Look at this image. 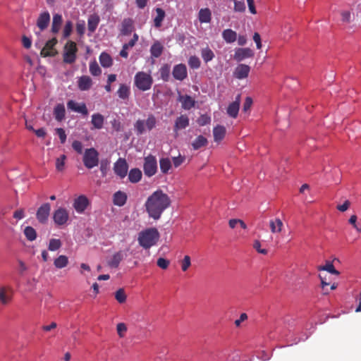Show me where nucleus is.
<instances>
[{
  "label": "nucleus",
  "mask_w": 361,
  "mask_h": 361,
  "mask_svg": "<svg viewBox=\"0 0 361 361\" xmlns=\"http://www.w3.org/2000/svg\"><path fill=\"white\" fill-rule=\"evenodd\" d=\"M171 203L169 196L161 190H157L147 197L145 207L149 216L158 220L163 212L170 207Z\"/></svg>",
  "instance_id": "nucleus-1"
},
{
  "label": "nucleus",
  "mask_w": 361,
  "mask_h": 361,
  "mask_svg": "<svg viewBox=\"0 0 361 361\" xmlns=\"http://www.w3.org/2000/svg\"><path fill=\"white\" fill-rule=\"evenodd\" d=\"M159 238V233L156 228H149L138 233L137 241L142 248L147 250L155 245Z\"/></svg>",
  "instance_id": "nucleus-2"
},
{
  "label": "nucleus",
  "mask_w": 361,
  "mask_h": 361,
  "mask_svg": "<svg viewBox=\"0 0 361 361\" xmlns=\"http://www.w3.org/2000/svg\"><path fill=\"white\" fill-rule=\"evenodd\" d=\"M153 83L152 77L143 71L137 72L134 78L135 85L141 91L149 90Z\"/></svg>",
  "instance_id": "nucleus-3"
},
{
  "label": "nucleus",
  "mask_w": 361,
  "mask_h": 361,
  "mask_svg": "<svg viewBox=\"0 0 361 361\" xmlns=\"http://www.w3.org/2000/svg\"><path fill=\"white\" fill-rule=\"evenodd\" d=\"M77 44L75 42L68 40L63 47V61L65 63L72 64L75 62L78 53Z\"/></svg>",
  "instance_id": "nucleus-4"
},
{
  "label": "nucleus",
  "mask_w": 361,
  "mask_h": 361,
  "mask_svg": "<svg viewBox=\"0 0 361 361\" xmlns=\"http://www.w3.org/2000/svg\"><path fill=\"white\" fill-rule=\"evenodd\" d=\"M82 161L85 166L91 169L99 164V153L93 147L86 149L83 157Z\"/></svg>",
  "instance_id": "nucleus-5"
},
{
  "label": "nucleus",
  "mask_w": 361,
  "mask_h": 361,
  "mask_svg": "<svg viewBox=\"0 0 361 361\" xmlns=\"http://www.w3.org/2000/svg\"><path fill=\"white\" fill-rule=\"evenodd\" d=\"M143 170L145 176L152 177L157 171V162L154 156L149 154L145 157Z\"/></svg>",
  "instance_id": "nucleus-6"
},
{
  "label": "nucleus",
  "mask_w": 361,
  "mask_h": 361,
  "mask_svg": "<svg viewBox=\"0 0 361 361\" xmlns=\"http://www.w3.org/2000/svg\"><path fill=\"white\" fill-rule=\"evenodd\" d=\"M13 296V288L10 286H0V304L2 305H8L11 302Z\"/></svg>",
  "instance_id": "nucleus-7"
},
{
  "label": "nucleus",
  "mask_w": 361,
  "mask_h": 361,
  "mask_svg": "<svg viewBox=\"0 0 361 361\" xmlns=\"http://www.w3.org/2000/svg\"><path fill=\"white\" fill-rule=\"evenodd\" d=\"M128 169V166L125 159L119 158L114 164V173L121 178H123L126 176Z\"/></svg>",
  "instance_id": "nucleus-8"
},
{
  "label": "nucleus",
  "mask_w": 361,
  "mask_h": 361,
  "mask_svg": "<svg viewBox=\"0 0 361 361\" xmlns=\"http://www.w3.org/2000/svg\"><path fill=\"white\" fill-rule=\"evenodd\" d=\"M190 125V119L186 114H181L177 117L174 122L173 132L176 136L178 135V131L185 129Z\"/></svg>",
  "instance_id": "nucleus-9"
},
{
  "label": "nucleus",
  "mask_w": 361,
  "mask_h": 361,
  "mask_svg": "<svg viewBox=\"0 0 361 361\" xmlns=\"http://www.w3.org/2000/svg\"><path fill=\"white\" fill-rule=\"evenodd\" d=\"M58 40L56 37H53L52 39L48 40L45 46L41 50L40 54L43 57L47 56H54L56 54V51L54 50V47L57 44Z\"/></svg>",
  "instance_id": "nucleus-10"
},
{
  "label": "nucleus",
  "mask_w": 361,
  "mask_h": 361,
  "mask_svg": "<svg viewBox=\"0 0 361 361\" xmlns=\"http://www.w3.org/2000/svg\"><path fill=\"white\" fill-rule=\"evenodd\" d=\"M67 108L72 111L80 113L84 116L88 114L86 104L83 102L79 104L74 100H69L67 102Z\"/></svg>",
  "instance_id": "nucleus-11"
},
{
  "label": "nucleus",
  "mask_w": 361,
  "mask_h": 361,
  "mask_svg": "<svg viewBox=\"0 0 361 361\" xmlns=\"http://www.w3.org/2000/svg\"><path fill=\"white\" fill-rule=\"evenodd\" d=\"M50 210H51V207L49 203L43 204L37 209V212L36 214L37 220L42 224L46 223L48 219V217L49 216Z\"/></svg>",
  "instance_id": "nucleus-12"
},
{
  "label": "nucleus",
  "mask_w": 361,
  "mask_h": 361,
  "mask_svg": "<svg viewBox=\"0 0 361 361\" xmlns=\"http://www.w3.org/2000/svg\"><path fill=\"white\" fill-rule=\"evenodd\" d=\"M53 219L56 224L62 226L67 222L68 213L65 209L59 208L54 212Z\"/></svg>",
  "instance_id": "nucleus-13"
},
{
  "label": "nucleus",
  "mask_w": 361,
  "mask_h": 361,
  "mask_svg": "<svg viewBox=\"0 0 361 361\" xmlns=\"http://www.w3.org/2000/svg\"><path fill=\"white\" fill-rule=\"evenodd\" d=\"M89 204L87 197L83 195L77 197L73 202V207L78 213H82Z\"/></svg>",
  "instance_id": "nucleus-14"
},
{
  "label": "nucleus",
  "mask_w": 361,
  "mask_h": 361,
  "mask_svg": "<svg viewBox=\"0 0 361 361\" xmlns=\"http://www.w3.org/2000/svg\"><path fill=\"white\" fill-rule=\"evenodd\" d=\"M254 53L250 48H238L235 51L233 59L237 61H241L247 58L252 57Z\"/></svg>",
  "instance_id": "nucleus-15"
},
{
  "label": "nucleus",
  "mask_w": 361,
  "mask_h": 361,
  "mask_svg": "<svg viewBox=\"0 0 361 361\" xmlns=\"http://www.w3.org/2000/svg\"><path fill=\"white\" fill-rule=\"evenodd\" d=\"M173 76L176 80H183L185 78H187L188 73H187V68L185 65L183 63H180L178 65H176L173 67V72H172Z\"/></svg>",
  "instance_id": "nucleus-16"
},
{
  "label": "nucleus",
  "mask_w": 361,
  "mask_h": 361,
  "mask_svg": "<svg viewBox=\"0 0 361 361\" xmlns=\"http://www.w3.org/2000/svg\"><path fill=\"white\" fill-rule=\"evenodd\" d=\"M127 257L126 251L119 250L115 252L111 259L108 261V265L111 268H117L121 262Z\"/></svg>",
  "instance_id": "nucleus-17"
},
{
  "label": "nucleus",
  "mask_w": 361,
  "mask_h": 361,
  "mask_svg": "<svg viewBox=\"0 0 361 361\" xmlns=\"http://www.w3.org/2000/svg\"><path fill=\"white\" fill-rule=\"evenodd\" d=\"M240 104V94H238L235 97V100L231 103L227 108V114L232 118H236Z\"/></svg>",
  "instance_id": "nucleus-18"
},
{
  "label": "nucleus",
  "mask_w": 361,
  "mask_h": 361,
  "mask_svg": "<svg viewBox=\"0 0 361 361\" xmlns=\"http://www.w3.org/2000/svg\"><path fill=\"white\" fill-rule=\"evenodd\" d=\"M49 22L50 15L48 11H44L39 14L37 20V26L40 31H43L48 27Z\"/></svg>",
  "instance_id": "nucleus-19"
},
{
  "label": "nucleus",
  "mask_w": 361,
  "mask_h": 361,
  "mask_svg": "<svg viewBox=\"0 0 361 361\" xmlns=\"http://www.w3.org/2000/svg\"><path fill=\"white\" fill-rule=\"evenodd\" d=\"M250 71V68L248 65L240 64L238 65L233 73L234 76L238 79L246 78Z\"/></svg>",
  "instance_id": "nucleus-20"
},
{
  "label": "nucleus",
  "mask_w": 361,
  "mask_h": 361,
  "mask_svg": "<svg viewBox=\"0 0 361 361\" xmlns=\"http://www.w3.org/2000/svg\"><path fill=\"white\" fill-rule=\"evenodd\" d=\"M92 80L90 76L82 75L78 80V87L81 91H86L91 88Z\"/></svg>",
  "instance_id": "nucleus-21"
},
{
  "label": "nucleus",
  "mask_w": 361,
  "mask_h": 361,
  "mask_svg": "<svg viewBox=\"0 0 361 361\" xmlns=\"http://www.w3.org/2000/svg\"><path fill=\"white\" fill-rule=\"evenodd\" d=\"M178 101L182 104V108L185 110H190L192 107H194L195 104V101L192 97L185 94V95H179Z\"/></svg>",
  "instance_id": "nucleus-22"
},
{
  "label": "nucleus",
  "mask_w": 361,
  "mask_h": 361,
  "mask_svg": "<svg viewBox=\"0 0 361 361\" xmlns=\"http://www.w3.org/2000/svg\"><path fill=\"white\" fill-rule=\"evenodd\" d=\"M128 196L126 192L121 190L116 192L113 195V202L118 207L123 206L127 201Z\"/></svg>",
  "instance_id": "nucleus-23"
},
{
  "label": "nucleus",
  "mask_w": 361,
  "mask_h": 361,
  "mask_svg": "<svg viewBox=\"0 0 361 361\" xmlns=\"http://www.w3.org/2000/svg\"><path fill=\"white\" fill-rule=\"evenodd\" d=\"M63 22V18L61 14L56 13L53 16L51 32L56 34L59 32Z\"/></svg>",
  "instance_id": "nucleus-24"
},
{
  "label": "nucleus",
  "mask_w": 361,
  "mask_h": 361,
  "mask_svg": "<svg viewBox=\"0 0 361 361\" xmlns=\"http://www.w3.org/2000/svg\"><path fill=\"white\" fill-rule=\"evenodd\" d=\"M226 130L223 126L218 125L213 129L214 140L216 142L221 141L226 135Z\"/></svg>",
  "instance_id": "nucleus-25"
},
{
  "label": "nucleus",
  "mask_w": 361,
  "mask_h": 361,
  "mask_svg": "<svg viewBox=\"0 0 361 361\" xmlns=\"http://www.w3.org/2000/svg\"><path fill=\"white\" fill-rule=\"evenodd\" d=\"M198 19L201 23H210L212 20V12L209 8H201L198 13Z\"/></svg>",
  "instance_id": "nucleus-26"
},
{
  "label": "nucleus",
  "mask_w": 361,
  "mask_h": 361,
  "mask_svg": "<svg viewBox=\"0 0 361 361\" xmlns=\"http://www.w3.org/2000/svg\"><path fill=\"white\" fill-rule=\"evenodd\" d=\"M269 227L272 233H279L282 231L283 224L279 218H276L270 220Z\"/></svg>",
  "instance_id": "nucleus-27"
},
{
  "label": "nucleus",
  "mask_w": 361,
  "mask_h": 361,
  "mask_svg": "<svg viewBox=\"0 0 361 361\" xmlns=\"http://www.w3.org/2000/svg\"><path fill=\"white\" fill-rule=\"evenodd\" d=\"M54 116L56 121H61L66 116V109L63 104H58L54 109Z\"/></svg>",
  "instance_id": "nucleus-28"
},
{
  "label": "nucleus",
  "mask_w": 361,
  "mask_h": 361,
  "mask_svg": "<svg viewBox=\"0 0 361 361\" xmlns=\"http://www.w3.org/2000/svg\"><path fill=\"white\" fill-rule=\"evenodd\" d=\"M133 29V20L130 18H125L121 24V34L123 35H130Z\"/></svg>",
  "instance_id": "nucleus-29"
},
{
  "label": "nucleus",
  "mask_w": 361,
  "mask_h": 361,
  "mask_svg": "<svg viewBox=\"0 0 361 361\" xmlns=\"http://www.w3.org/2000/svg\"><path fill=\"white\" fill-rule=\"evenodd\" d=\"M104 118L101 114L97 113V114H94L92 116L91 123L92 124V126H94V128H96V129L102 128L103 126H104Z\"/></svg>",
  "instance_id": "nucleus-30"
},
{
  "label": "nucleus",
  "mask_w": 361,
  "mask_h": 361,
  "mask_svg": "<svg viewBox=\"0 0 361 361\" xmlns=\"http://www.w3.org/2000/svg\"><path fill=\"white\" fill-rule=\"evenodd\" d=\"M99 23V17L97 15L93 14V15L90 16V17L88 18V20H87L88 30L90 32H94L96 30Z\"/></svg>",
  "instance_id": "nucleus-31"
},
{
  "label": "nucleus",
  "mask_w": 361,
  "mask_h": 361,
  "mask_svg": "<svg viewBox=\"0 0 361 361\" xmlns=\"http://www.w3.org/2000/svg\"><path fill=\"white\" fill-rule=\"evenodd\" d=\"M222 37L227 43H233L237 39V33L231 29H226L222 32Z\"/></svg>",
  "instance_id": "nucleus-32"
},
{
  "label": "nucleus",
  "mask_w": 361,
  "mask_h": 361,
  "mask_svg": "<svg viewBox=\"0 0 361 361\" xmlns=\"http://www.w3.org/2000/svg\"><path fill=\"white\" fill-rule=\"evenodd\" d=\"M142 176V171L139 169H132L128 173V180L130 183H136L141 180Z\"/></svg>",
  "instance_id": "nucleus-33"
},
{
  "label": "nucleus",
  "mask_w": 361,
  "mask_h": 361,
  "mask_svg": "<svg viewBox=\"0 0 361 361\" xmlns=\"http://www.w3.org/2000/svg\"><path fill=\"white\" fill-rule=\"evenodd\" d=\"M130 94V87L126 84H121L117 91L118 97L121 99L126 100L129 98Z\"/></svg>",
  "instance_id": "nucleus-34"
},
{
  "label": "nucleus",
  "mask_w": 361,
  "mask_h": 361,
  "mask_svg": "<svg viewBox=\"0 0 361 361\" xmlns=\"http://www.w3.org/2000/svg\"><path fill=\"white\" fill-rule=\"evenodd\" d=\"M164 50V47L159 41H156L150 48V53L152 56L154 58L159 57Z\"/></svg>",
  "instance_id": "nucleus-35"
},
{
  "label": "nucleus",
  "mask_w": 361,
  "mask_h": 361,
  "mask_svg": "<svg viewBox=\"0 0 361 361\" xmlns=\"http://www.w3.org/2000/svg\"><path fill=\"white\" fill-rule=\"evenodd\" d=\"M155 11L157 13V16L154 18V25L157 28H159L161 26L162 22L166 16V13L161 8H157Z\"/></svg>",
  "instance_id": "nucleus-36"
},
{
  "label": "nucleus",
  "mask_w": 361,
  "mask_h": 361,
  "mask_svg": "<svg viewBox=\"0 0 361 361\" xmlns=\"http://www.w3.org/2000/svg\"><path fill=\"white\" fill-rule=\"evenodd\" d=\"M208 142L206 137L202 135L197 136L192 142V146L193 149L197 150L207 145Z\"/></svg>",
  "instance_id": "nucleus-37"
},
{
  "label": "nucleus",
  "mask_w": 361,
  "mask_h": 361,
  "mask_svg": "<svg viewBox=\"0 0 361 361\" xmlns=\"http://www.w3.org/2000/svg\"><path fill=\"white\" fill-rule=\"evenodd\" d=\"M99 62L103 67L109 68L112 65V59L109 54L102 52L99 56Z\"/></svg>",
  "instance_id": "nucleus-38"
},
{
  "label": "nucleus",
  "mask_w": 361,
  "mask_h": 361,
  "mask_svg": "<svg viewBox=\"0 0 361 361\" xmlns=\"http://www.w3.org/2000/svg\"><path fill=\"white\" fill-rule=\"evenodd\" d=\"M68 264V258L66 255H59L54 262V266L57 269H63Z\"/></svg>",
  "instance_id": "nucleus-39"
},
{
  "label": "nucleus",
  "mask_w": 361,
  "mask_h": 361,
  "mask_svg": "<svg viewBox=\"0 0 361 361\" xmlns=\"http://www.w3.org/2000/svg\"><path fill=\"white\" fill-rule=\"evenodd\" d=\"M170 72H171L170 66L167 63L164 64L159 70L161 78L165 82L169 81V78H170Z\"/></svg>",
  "instance_id": "nucleus-40"
},
{
  "label": "nucleus",
  "mask_w": 361,
  "mask_h": 361,
  "mask_svg": "<svg viewBox=\"0 0 361 361\" xmlns=\"http://www.w3.org/2000/svg\"><path fill=\"white\" fill-rule=\"evenodd\" d=\"M201 56L205 63L212 61L214 58L213 51L208 47L202 49Z\"/></svg>",
  "instance_id": "nucleus-41"
},
{
  "label": "nucleus",
  "mask_w": 361,
  "mask_h": 361,
  "mask_svg": "<svg viewBox=\"0 0 361 361\" xmlns=\"http://www.w3.org/2000/svg\"><path fill=\"white\" fill-rule=\"evenodd\" d=\"M24 235L29 241H33L37 238V232L32 226H26L24 229Z\"/></svg>",
  "instance_id": "nucleus-42"
},
{
  "label": "nucleus",
  "mask_w": 361,
  "mask_h": 361,
  "mask_svg": "<svg viewBox=\"0 0 361 361\" xmlns=\"http://www.w3.org/2000/svg\"><path fill=\"white\" fill-rule=\"evenodd\" d=\"M160 169L163 173H166L171 167V163L169 158H162L159 161Z\"/></svg>",
  "instance_id": "nucleus-43"
},
{
  "label": "nucleus",
  "mask_w": 361,
  "mask_h": 361,
  "mask_svg": "<svg viewBox=\"0 0 361 361\" xmlns=\"http://www.w3.org/2000/svg\"><path fill=\"white\" fill-rule=\"evenodd\" d=\"M318 270L319 271H326L332 274H335V275H339V271H337L334 264L330 262H328L324 266H320L318 267Z\"/></svg>",
  "instance_id": "nucleus-44"
},
{
  "label": "nucleus",
  "mask_w": 361,
  "mask_h": 361,
  "mask_svg": "<svg viewBox=\"0 0 361 361\" xmlns=\"http://www.w3.org/2000/svg\"><path fill=\"white\" fill-rule=\"evenodd\" d=\"M90 72L94 76H98L101 74L102 71L96 61L90 63Z\"/></svg>",
  "instance_id": "nucleus-45"
},
{
  "label": "nucleus",
  "mask_w": 361,
  "mask_h": 361,
  "mask_svg": "<svg viewBox=\"0 0 361 361\" xmlns=\"http://www.w3.org/2000/svg\"><path fill=\"white\" fill-rule=\"evenodd\" d=\"M61 247V242L59 239L51 238L49 240L48 249L50 251H56Z\"/></svg>",
  "instance_id": "nucleus-46"
},
{
  "label": "nucleus",
  "mask_w": 361,
  "mask_h": 361,
  "mask_svg": "<svg viewBox=\"0 0 361 361\" xmlns=\"http://www.w3.org/2000/svg\"><path fill=\"white\" fill-rule=\"evenodd\" d=\"M146 128L148 130H152L155 126L157 123V120L155 116L153 114H150L148 116L146 121H145Z\"/></svg>",
  "instance_id": "nucleus-47"
},
{
  "label": "nucleus",
  "mask_w": 361,
  "mask_h": 361,
  "mask_svg": "<svg viewBox=\"0 0 361 361\" xmlns=\"http://www.w3.org/2000/svg\"><path fill=\"white\" fill-rule=\"evenodd\" d=\"M134 127L137 135L143 134L144 132L145 131L146 127L145 121L140 119L137 120L135 122Z\"/></svg>",
  "instance_id": "nucleus-48"
},
{
  "label": "nucleus",
  "mask_w": 361,
  "mask_h": 361,
  "mask_svg": "<svg viewBox=\"0 0 361 361\" xmlns=\"http://www.w3.org/2000/svg\"><path fill=\"white\" fill-rule=\"evenodd\" d=\"M181 270L183 271H186L191 266V258L189 255H185L183 259L180 261Z\"/></svg>",
  "instance_id": "nucleus-49"
},
{
  "label": "nucleus",
  "mask_w": 361,
  "mask_h": 361,
  "mask_svg": "<svg viewBox=\"0 0 361 361\" xmlns=\"http://www.w3.org/2000/svg\"><path fill=\"white\" fill-rule=\"evenodd\" d=\"M73 23L71 20H68L66 22V24L63 30V37L64 39L68 38L71 35L73 31Z\"/></svg>",
  "instance_id": "nucleus-50"
},
{
  "label": "nucleus",
  "mask_w": 361,
  "mask_h": 361,
  "mask_svg": "<svg viewBox=\"0 0 361 361\" xmlns=\"http://www.w3.org/2000/svg\"><path fill=\"white\" fill-rule=\"evenodd\" d=\"M66 159V156L65 154L61 155L56 160V169L59 171H62L64 169L65 161Z\"/></svg>",
  "instance_id": "nucleus-51"
},
{
  "label": "nucleus",
  "mask_w": 361,
  "mask_h": 361,
  "mask_svg": "<svg viewBox=\"0 0 361 361\" xmlns=\"http://www.w3.org/2000/svg\"><path fill=\"white\" fill-rule=\"evenodd\" d=\"M115 298L119 303H123L126 300V295L123 288H119L115 293Z\"/></svg>",
  "instance_id": "nucleus-52"
},
{
  "label": "nucleus",
  "mask_w": 361,
  "mask_h": 361,
  "mask_svg": "<svg viewBox=\"0 0 361 361\" xmlns=\"http://www.w3.org/2000/svg\"><path fill=\"white\" fill-rule=\"evenodd\" d=\"M188 64L190 68L197 69L200 68L201 63L198 57L192 56L190 57Z\"/></svg>",
  "instance_id": "nucleus-53"
},
{
  "label": "nucleus",
  "mask_w": 361,
  "mask_h": 361,
  "mask_svg": "<svg viewBox=\"0 0 361 361\" xmlns=\"http://www.w3.org/2000/svg\"><path fill=\"white\" fill-rule=\"evenodd\" d=\"M234 11L235 12H243L245 10V5L243 0L242 1H234Z\"/></svg>",
  "instance_id": "nucleus-54"
},
{
  "label": "nucleus",
  "mask_w": 361,
  "mask_h": 361,
  "mask_svg": "<svg viewBox=\"0 0 361 361\" xmlns=\"http://www.w3.org/2000/svg\"><path fill=\"white\" fill-rule=\"evenodd\" d=\"M117 333L120 338H123L127 331V326L124 323H119L116 326Z\"/></svg>",
  "instance_id": "nucleus-55"
},
{
  "label": "nucleus",
  "mask_w": 361,
  "mask_h": 361,
  "mask_svg": "<svg viewBox=\"0 0 361 361\" xmlns=\"http://www.w3.org/2000/svg\"><path fill=\"white\" fill-rule=\"evenodd\" d=\"M211 122V118L207 114L201 115L197 119V123L200 126H204L207 124H209Z\"/></svg>",
  "instance_id": "nucleus-56"
},
{
  "label": "nucleus",
  "mask_w": 361,
  "mask_h": 361,
  "mask_svg": "<svg viewBox=\"0 0 361 361\" xmlns=\"http://www.w3.org/2000/svg\"><path fill=\"white\" fill-rule=\"evenodd\" d=\"M169 264L170 261L163 257H159L157 261V266L163 269H166Z\"/></svg>",
  "instance_id": "nucleus-57"
},
{
  "label": "nucleus",
  "mask_w": 361,
  "mask_h": 361,
  "mask_svg": "<svg viewBox=\"0 0 361 361\" xmlns=\"http://www.w3.org/2000/svg\"><path fill=\"white\" fill-rule=\"evenodd\" d=\"M109 169V162L106 161H102L100 163V171L103 177H105L107 174V171Z\"/></svg>",
  "instance_id": "nucleus-58"
},
{
  "label": "nucleus",
  "mask_w": 361,
  "mask_h": 361,
  "mask_svg": "<svg viewBox=\"0 0 361 361\" xmlns=\"http://www.w3.org/2000/svg\"><path fill=\"white\" fill-rule=\"evenodd\" d=\"M56 133L59 135L61 143H65L66 140V134L65 130L61 128H58L56 129Z\"/></svg>",
  "instance_id": "nucleus-59"
},
{
  "label": "nucleus",
  "mask_w": 361,
  "mask_h": 361,
  "mask_svg": "<svg viewBox=\"0 0 361 361\" xmlns=\"http://www.w3.org/2000/svg\"><path fill=\"white\" fill-rule=\"evenodd\" d=\"M253 247L260 254L267 255L268 252L267 250L261 248V243L258 240L254 241Z\"/></svg>",
  "instance_id": "nucleus-60"
},
{
  "label": "nucleus",
  "mask_w": 361,
  "mask_h": 361,
  "mask_svg": "<svg viewBox=\"0 0 361 361\" xmlns=\"http://www.w3.org/2000/svg\"><path fill=\"white\" fill-rule=\"evenodd\" d=\"M72 147L78 154L82 153V144L81 142L78 140L73 141L72 143Z\"/></svg>",
  "instance_id": "nucleus-61"
},
{
  "label": "nucleus",
  "mask_w": 361,
  "mask_h": 361,
  "mask_svg": "<svg viewBox=\"0 0 361 361\" xmlns=\"http://www.w3.org/2000/svg\"><path fill=\"white\" fill-rule=\"evenodd\" d=\"M252 104V99L250 97H247L243 104V111L246 112L251 108Z\"/></svg>",
  "instance_id": "nucleus-62"
},
{
  "label": "nucleus",
  "mask_w": 361,
  "mask_h": 361,
  "mask_svg": "<svg viewBox=\"0 0 361 361\" xmlns=\"http://www.w3.org/2000/svg\"><path fill=\"white\" fill-rule=\"evenodd\" d=\"M341 20L344 23H350V12L348 11H343L341 13Z\"/></svg>",
  "instance_id": "nucleus-63"
},
{
  "label": "nucleus",
  "mask_w": 361,
  "mask_h": 361,
  "mask_svg": "<svg viewBox=\"0 0 361 361\" xmlns=\"http://www.w3.org/2000/svg\"><path fill=\"white\" fill-rule=\"evenodd\" d=\"M25 217V211L23 209H20L14 212L13 218L20 220Z\"/></svg>",
  "instance_id": "nucleus-64"
}]
</instances>
